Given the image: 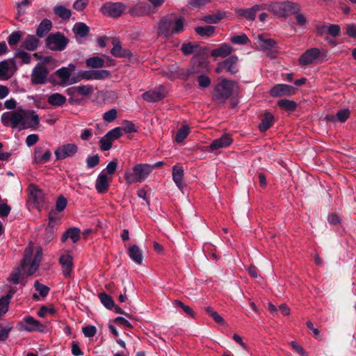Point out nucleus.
<instances>
[{
	"label": "nucleus",
	"mask_w": 356,
	"mask_h": 356,
	"mask_svg": "<svg viewBox=\"0 0 356 356\" xmlns=\"http://www.w3.org/2000/svg\"><path fill=\"white\" fill-rule=\"evenodd\" d=\"M129 13L132 16L142 17L150 15L154 11L152 6L147 3L140 2L138 3L129 9Z\"/></svg>",
	"instance_id": "15"
},
{
	"label": "nucleus",
	"mask_w": 356,
	"mask_h": 356,
	"mask_svg": "<svg viewBox=\"0 0 356 356\" xmlns=\"http://www.w3.org/2000/svg\"><path fill=\"white\" fill-rule=\"evenodd\" d=\"M12 328L11 325H0V341H4L7 339Z\"/></svg>",
	"instance_id": "48"
},
{
	"label": "nucleus",
	"mask_w": 356,
	"mask_h": 356,
	"mask_svg": "<svg viewBox=\"0 0 356 356\" xmlns=\"http://www.w3.org/2000/svg\"><path fill=\"white\" fill-rule=\"evenodd\" d=\"M15 58L19 59L22 64H29L31 62V56L27 52L18 49L15 54Z\"/></svg>",
	"instance_id": "40"
},
{
	"label": "nucleus",
	"mask_w": 356,
	"mask_h": 356,
	"mask_svg": "<svg viewBox=\"0 0 356 356\" xmlns=\"http://www.w3.org/2000/svg\"><path fill=\"white\" fill-rule=\"evenodd\" d=\"M22 110L15 112H4L1 117L2 124L6 127H10L13 129L20 128L22 126Z\"/></svg>",
	"instance_id": "9"
},
{
	"label": "nucleus",
	"mask_w": 356,
	"mask_h": 356,
	"mask_svg": "<svg viewBox=\"0 0 356 356\" xmlns=\"http://www.w3.org/2000/svg\"><path fill=\"white\" fill-rule=\"evenodd\" d=\"M99 163V157L98 155L88 156L86 159V164L88 168H92L97 166Z\"/></svg>",
	"instance_id": "55"
},
{
	"label": "nucleus",
	"mask_w": 356,
	"mask_h": 356,
	"mask_svg": "<svg viewBox=\"0 0 356 356\" xmlns=\"http://www.w3.org/2000/svg\"><path fill=\"white\" fill-rule=\"evenodd\" d=\"M278 106L286 111H293L296 108V104L293 101L281 99L278 102Z\"/></svg>",
	"instance_id": "45"
},
{
	"label": "nucleus",
	"mask_w": 356,
	"mask_h": 356,
	"mask_svg": "<svg viewBox=\"0 0 356 356\" xmlns=\"http://www.w3.org/2000/svg\"><path fill=\"white\" fill-rule=\"evenodd\" d=\"M68 90H72L73 93H77L79 95L86 96L91 92L92 87L91 86H78Z\"/></svg>",
	"instance_id": "39"
},
{
	"label": "nucleus",
	"mask_w": 356,
	"mask_h": 356,
	"mask_svg": "<svg viewBox=\"0 0 356 356\" xmlns=\"http://www.w3.org/2000/svg\"><path fill=\"white\" fill-rule=\"evenodd\" d=\"M195 31L201 37H211L215 32V27L211 25L198 26L195 28Z\"/></svg>",
	"instance_id": "36"
},
{
	"label": "nucleus",
	"mask_w": 356,
	"mask_h": 356,
	"mask_svg": "<svg viewBox=\"0 0 356 356\" xmlns=\"http://www.w3.org/2000/svg\"><path fill=\"white\" fill-rule=\"evenodd\" d=\"M184 31V19L180 17L175 20L173 19V24L172 26V35L177 34Z\"/></svg>",
	"instance_id": "44"
},
{
	"label": "nucleus",
	"mask_w": 356,
	"mask_h": 356,
	"mask_svg": "<svg viewBox=\"0 0 356 356\" xmlns=\"http://www.w3.org/2000/svg\"><path fill=\"white\" fill-rule=\"evenodd\" d=\"M340 26L337 24H328L327 33L333 37L338 36L340 33Z\"/></svg>",
	"instance_id": "64"
},
{
	"label": "nucleus",
	"mask_w": 356,
	"mask_h": 356,
	"mask_svg": "<svg viewBox=\"0 0 356 356\" xmlns=\"http://www.w3.org/2000/svg\"><path fill=\"white\" fill-rule=\"evenodd\" d=\"M19 327L21 330L29 332L35 331L43 332L46 328L44 324L30 316H25L23 318L19 323Z\"/></svg>",
	"instance_id": "11"
},
{
	"label": "nucleus",
	"mask_w": 356,
	"mask_h": 356,
	"mask_svg": "<svg viewBox=\"0 0 356 356\" xmlns=\"http://www.w3.org/2000/svg\"><path fill=\"white\" fill-rule=\"evenodd\" d=\"M51 158L50 150L43 152L42 147H36L33 152V162L35 163L43 164L48 163Z\"/></svg>",
	"instance_id": "18"
},
{
	"label": "nucleus",
	"mask_w": 356,
	"mask_h": 356,
	"mask_svg": "<svg viewBox=\"0 0 356 356\" xmlns=\"http://www.w3.org/2000/svg\"><path fill=\"white\" fill-rule=\"evenodd\" d=\"M67 43L68 40L59 32L50 34L46 39L47 47L52 51H63Z\"/></svg>",
	"instance_id": "7"
},
{
	"label": "nucleus",
	"mask_w": 356,
	"mask_h": 356,
	"mask_svg": "<svg viewBox=\"0 0 356 356\" xmlns=\"http://www.w3.org/2000/svg\"><path fill=\"white\" fill-rule=\"evenodd\" d=\"M238 61V56L232 55L222 61V66H225V69L227 72L232 74H234L238 72V68L237 67Z\"/></svg>",
	"instance_id": "23"
},
{
	"label": "nucleus",
	"mask_w": 356,
	"mask_h": 356,
	"mask_svg": "<svg viewBox=\"0 0 356 356\" xmlns=\"http://www.w3.org/2000/svg\"><path fill=\"white\" fill-rule=\"evenodd\" d=\"M9 61L3 60L0 62V80H6L9 78L8 74Z\"/></svg>",
	"instance_id": "43"
},
{
	"label": "nucleus",
	"mask_w": 356,
	"mask_h": 356,
	"mask_svg": "<svg viewBox=\"0 0 356 356\" xmlns=\"http://www.w3.org/2000/svg\"><path fill=\"white\" fill-rule=\"evenodd\" d=\"M39 44L38 39L33 35H29L22 42V47L29 50L34 51L37 49Z\"/></svg>",
	"instance_id": "31"
},
{
	"label": "nucleus",
	"mask_w": 356,
	"mask_h": 356,
	"mask_svg": "<svg viewBox=\"0 0 356 356\" xmlns=\"http://www.w3.org/2000/svg\"><path fill=\"white\" fill-rule=\"evenodd\" d=\"M296 88L287 84H277L270 91L273 97L289 96L295 93Z\"/></svg>",
	"instance_id": "16"
},
{
	"label": "nucleus",
	"mask_w": 356,
	"mask_h": 356,
	"mask_svg": "<svg viewBox=\"0 0 356 356\" xmlns=\"http://www.w3.org/2000/svg\"><path fill=\"white\" fill-rule=\"evenodd\" d=\"M10 301L8 300V298L1 297L0 298V316L5 314L8 309Z\"/></svg>",
	"instance_id": "61"
},
{
	"label": "nucleus",
	"mask_w": 356,
	"mask_h": 356,
	"mask_svg": "<svg viewBox=\"0 0 356 356\" xmlns=\"http://www.w3.org/2000/svg\"><path fill=\"white\" fill-rule=\"evenodd\" d=\"M233 51V48L227 44H222L218 48L213 49L211 56L213 57L225 58L230 55Z\"/></svg>",
	"instance_id": "27"
},
{
	"label": "nucleus",
	"mask_w": 356,
	"mask_h": 356,
	"mask_svg": "<svg viewBox=\"0 0 356 356\" xmlns=\"http://www.w3.org/2000/svg\"><path fill=\"white\" fill-rule=\"evenodd\" d=\"M152 172V166L147 163H138L133 168L127 169L124 179L129 184L143 182Z\"/></svg>",
	"instance_id": "3"
},
{
	"label": "nucleus",
	"mask_w": 356,
	"mask_h": 356,
	"mask_svg": "<svg viewBox=\"0 0 356 356\" xmlns=\"http://www.w3.org/2000/svg\"><path fill=\"white\" fill-rule=\"evenodd\" d=\"M56 15L63 19H67L71 16V11L63 6H57L54 9Z\"/></svg>",
	"instance_id": "37"
},
{
	"label": "nucleus",
	"mask_w": 356,
	"mask_h": 356,
	"mask_svg": "<svg viewBox=\"0 0 356 356\" xmlns=\"http://www.w3.org/2000/svg\"><path fill=\"white\" fill-rule=\"evenodd\" d=\"M117 118V111L115 109H111L104 114L103 119L108 122H113Z\"/></svg>",
	"instance_id": "62"
},
{
	"label": "nucleus",
	"mask_w": 356,
	"mask_h": 356,
	"mask_svg": "<svg viewBox=\"0 0 356 356\" xmlns=\"http://www.w3.org/2000/svg\"><path fill=\"white\" fill-rule=\"evenodd\" d=\"M173 304H174L175 307H179L181 308L188 316L193 317V318L195 316L193 310L190 307L184 305L181 301L176 300L174 301Z\"/></svg>",
	"instance_id": "47"
},
{
	"label": "nucleus",
	"mask_w": 356,
	"mask_h": 356,
	"mask_svg": "<svg viewBox=\"0 0 356 356\" xmlns=\"http://www.w3.org/2000/svg\"><path fill=\"white\" fill-rule=\"evenodd\" d=\"M238 89L236 82L222 79L214 88L213 99L218 104L225 103L234 93L238 92Z\"/></svg>",
	"instance_id": "2"
},
{
	"label": "nucleus",
	"mask_w": 356,
	"mask_h": 356,
	"mask_svg": "<svg viewBox=\"0 0 356 356\" xmlns=\"http://www.w3.org/2000/svg\"><path fill=\"white\" fill-rule=\"evenodd\" d=\"M56 74L58 76V77L62 81L63 83L65 85H71L74 83H70L71 81H72V77H70L71 73L68 72L67 68L63 67L58 69L56 71Z\"/></svg>",
	"instance_id": "33"
},
{
	"label": "nucleus",
	"mask_w": 356,
	"mask_h": 356,
	"mask_svg": "<svg viewBox=\"0 0 356 356\" xmlns=\"http://www.w3.org/2000/svg\"><path fill=\"white\" fill-rule=\"evenodd\" d=\"M105 61L99 56H93L86 60V65L91 68H101L104 66Z\"/></svg>",
	"instance_id": "35"
},
{
	"label": "nucleus",
	"mask_w": 356,
	"mask_h": 356,
	"mask_svg": "<svg viewBox=\"0 0 356 356\" xmlns=\"http://www.w3.org/2000/svg\"><path fill=\"white\" fill-rule=\"evenodd\" d=\"M30 3L31 2L29 0H23L21 2L17 3L16 8L17 10V19H19L21 15L25 13L26 8L30 5Z\"/></svg>",
	"instance_id": "49"
},
{
	"label": "nucleus",
	"mask_w": 356,
	"mask_h": 356,
	"mask_svg": "<svg viewBox=\"0 0 356 356\" xmlns=\"http://www.w3.org/2000/svg\"><path fill=\"white\" fill-rule=\"evenodd\" d=\"M184 175V169L182 167L177 165L173 166L172 174V180L180 190H182L185 187Z\"/></svg>",
	"instance_id": "21"
},
{
	"label": "nucleus",
	"mask_w": 356,
	"mask_h": 356,
	"mask_svg": "<svg viewBox=\"0 0 356 356\" xmlns=\"http://www.w3.org/2000/svg\"><path fill=\"white\" fill-rule=\"evenodd\" d=\"M274 116L269 112H266L259 125V129L261 132L267 131L273 124Z\"/></svg>",
	"instance_id": "29"
},
{
	"label": "nucleus",
	"mask_w": 356,
	"mask_h": 356,
	"mask_svg": "<svg viewBox=\"0 0 356 356\" xmlns=\"http://www.w3.org/2000/svg\"><path fill=\"white\" fill-rule=\"evenodd\" d=\"M325 54L318 48H311L303 53L298 59L301 66H307L325 60Z\"/></svg>",
	"instance_id": "6"
},
{
	"label": "nucleus",
	"mask_w": 356,
	"mask_h": 356,
	"mask_svg": "<svg viewBox=\"0 0 356 356\" xmlns=\"http://www.w3.org/2000/svg\"><path fill=\"white\" fill-rule=\"evenodd\" d=\"M122 129V131H124L126 133H135L137 131L135 124L128 120H125L123 122V127H121Z\"/></svg>",
	"instance_id": "60"
},
{
	"label": "nucleus",
	"mask_w": 356,
	"mask_h": 356,
	"mask_svg": "<svg viewBox=\"0 0 356 356\" xmlns=\"http://www.w3.org/2000/svg\"><path fill=\"white\" fill-rule=\"evenodd\" d=\"M129 258L138 265L143 263V252L136 245H131L128 250Z\"/></svg>",
	"instance_id": "25"
},
{
	"label": "nucleus",
	"mask_w": 356,
	"mask_h": 356,
	"mask_svg": "<svg viewBox=\"0 0 356 356\" xmlns=\"http://www.w3.org/2000/svg\"><path fill=\"white\" fill-rule=\"evenodd\" d=\"M70 238L73 243H76L80 239V229L76 227L68 229L62 236L61 241L65 243Z\"/></svg>",
	"instance_id": "28"
},
{
	"label": "nucleus",
	"mask_w": 356,
	"mask_h": 356,
	"mask_svg": "<svg viewBox=\"0 0 356 356\" xmlns=\"http://www.w3.org/2000/svg\"><path fill=\"white\" fill-rule=\"evenodd\" d=\"M111 140H115L122 136V129L121 127H115L110 130L106 134Z\"/></svg>",
	"instance_id": "51"
},
{
	"label": "nucleus",
	"mask_w": 356,
	"mask_h": 356,
	"mask_svg": "<svg viewBox=\"0 0 356 356\" xmlns=\"http://www.w3.org/2000/svg\"><path fill=\"white\" fill-rule=\"evenodd\" d=\"M82 332L85 337H92L96 334L97 329L94 325H88L82 328Z\"/></svg>",
	"instance_id": "59"
},
{
	"label": "nucleus",
	"mask_w": 356,
	"mask_h": 356,
	"mask_svg": "<svg viewBox=\"0 0 356 356\" xmlns=\"http://www.w3.org/2000/svg\"><path fill=\"white\" fill-rule=\"evenodd\" d=\"M349 110L342 109L337 113L335 118L340 122H344L349 118Z\"/></svg>",
	"instance_id": "54"
},
{
	"label": "nucleus",
	"mask_w": 356,
	"mask_h": 356,
	"mask_svg": "<svg viewBox=\"0 0 356 356\" xmlns=\"http://www.w3.org/2000/svg\"><path fill=\"white\" fill-rule=\"evenodd\" d=\"M79 150L78 146L74 143H66L58 146L54 151L56 160H63L74 156Z\"/></svg>",
	"instance_id": "10"
},
{
	"label": "nucleus",
	"mask_w": 356,
	"mask_h": 356,
	"mask_svg": "<svg viewBox=\"0 0 356 356\" xmlns=\"http://www.w3.org/2000/svg\"><path fill=\"white\" fill-rule=\"evenodd\" d=\"M49 72L46 66L38 64L33 69L31 78V82L34 85L44 84L47 81V78Z\"/></svg>",
	"instance_id": "13"
},
{
	"label": "nucleus",
	"mask_w": 356,
	"mask_h": 356,
	"mask_svg": "<svg viewBox=\"0 0 356 356\" xmlns=\"http://www.w3.org/2000/svg\"><path fill=\"white\" fill-rule=\"evenodd\" d=\"M29 194L31 200L37 207H39L43 204L44 194L42 191L36 186H29Z\"/></svg>",
	"instance_id": "22"
},
{
	"label": "nucleus",
	"mask_w": 356,
	"mask_h": 356,
	"mask_svg": "<svg viewBox=\"0 0 356 356\" xmlns=\"http://www.w3.org/2000/svg\"><path fill=\"white\" fill-rule=\"evenodd\" d=\"M60 221V218L56 211H51L49 213V226L53 227L58 225Z\"/></svg>",
	"instance_id": "58"
},
{
	"label": "nucleus",
	"mask_w": 356,
	"mask_h": 356,
	"mask_svg": "<svg viewBox=\"0 0 356 356\" xmlns=\"http://www.w3.org/2000/svg\"><path fill=\"white\" fill-rule=\"evenodd\" d=\"M34 288L42 297L47 296L49 292V288L44 284L40 283L38 280L35 282Z\"/></svg>",
	"instance_id": "46"
},
{
	"label": "nucleus",
	"mask_w": 356,
	"mask_h": 356,
	"mask_svg": "<svg viewBox=\"0 0 356 356\" xmlns=\"http://www.w3.org/2000/svg\"><path fill=\"white\" fill-rule=\"evenodd\" d=\"M249 42V39L245 34L233 36L231 38V42L236 44H245Z\"/></svg>",
	"instance_id": "53"
},
{
	"label": "nucleus",
	"mask_w": 356,
	"mask_h": 356,
	"mask_svg": "<svg viewBox=\"0 0 356 356\" xmlns=\"http://www.w3.org/2000/svg\"><path fill=\"white\" fill-rule=\"evenodd\" d=\"M51 22L49 19H44L40 23L36 30V34L38 37L42 38L51 30Z\"/></svg>",
	"instance_id": "32"
},
{
	"label": "nucleus",
	"mask_w": 356,
	"mask_h": 356,
	"mask_svg": "<svg viewBox=\"0 0 356 356\" xmlns=\"http://www.w3.org/2000/svg\"><path fill=\"white\" fill-rule=\"evenodd\" d=\"M166 95V92L163 86H159L153 90L144 92L142 95L143 99L150 103H154L163 99Z\"/></svg>",
	"instance_id": "14"
},
{
	"label": "nucleus",
	"mask_w": 356,
	"mask_h": 356,
	"mask_svg": "<svg viewBox=\"0 0 356 356\" xmlns=\"http://www.w3.org/2000/svg\"><path fill=\"white\" fill-rule=\"evenodd\" d=\"M127 6L121 2H106L101 8L103 15L110 17H120L126 10Z\"/></svg>",
	"instance_id": "8"
},
{
	"label": "nucleus",
	"mask_w": 356,
	"mask_h": 356,
	"mask_svg": "<svg viewBox=\"0 0 356 356\" xmlns=\"http://www.w3.org/2000/svg\"><path fill=\"white\" fill-rule=\"evenodd\" d=\"M197 82L200 87L205 88L211 85V79L209 76L205 75H200L197 77Z\"/></svg>",
	"instance_id": "56"
},
{
	"label": "nucleus",
	"mask_w": 356,
	"mask_h": 356,
	"mask_svg": "<svg viewBox=\"0 0 356 356\" xmlns=\"http://www.w3.org/2000/svg\"><path fill=\"white\" fill-rule=\"evenodd\" d=\"M189 134V127L187 125L182 126L177 132L175 140L181 143Z\"/></svg>",
	"instance_id": "41"
},
{
	"label": "nucleus",
	"mask_w": 356,
	"mask_h": 356,
	"mask_svg": "<svg viewBox=\"0 0 356 356\" xmlns=\"http://www.w3.org/2000/svg\"><path fill=\"white\" fill-rule=\"evenodd\" d=\"M112 142L113 140L106 135L104 136L99 141L101 149L103 151L109 150L112 147Z\"/></svg>",
	"instance_id": "52"
},
{
	"label": "nucleus",
	"mask_w": 356,
	"mask_h": 356,
	"mask_svg": "<svg viewBox=\"0 0 356 356\" xmlns=\"http://www.w3.org/2000/svg\"><path fill=\"white\" fill-rule=\"evenodd\" d=\"M261 10L262 7L261 6L255 5L250 8L241 10L238 11V13L244 16L248 20H253L256 18L257 13Z\"/></svg>",
	"instance_id": "30"
},
{
	"label": "nucleus",
	"mask_w": 356,
	"mask_h": 356,
	"mask_svg": "<svg viewBox=\"0 0 356 356\" xmlns=\"http://www.w3.org/2000/svg\"><path fill=\"white\" fill-rule=\"evenodd\" d=\"M232 143V138L229 135L225 134L220 138L214 140L210 145V149L211 150H217L230 145Z\"/></svg>",
	"instance_id": "24"
},
{
	"label": "nucleus",
	"mask_w": 356,
	"mask_h": 356,
	"mask_svg": "<svg viewBox=\"0 0 356 356\" xmlns=\"http://www.w3.org/2000/svg\"><path fill=\"white\" fill-rule=\"evenodd\" d=\"M111 72L107 70H81L76 76H72L70 83H78L81 80H103L110 77Z\"/></svg>",
	"instance_id": "4"
},
{
	"label": "nucleus",
	"mask_w": 356,
	"mask_h": 356,
	"mask_svg": "<svg viewBox=\"0 0 356 356\" xmlns=\"http://www.w3.org/2000/svg\"><path fill=\"white\" fill-rule=\"evenodd\" d=\"M211 0H188V5L191 8H202Z\"/></svg>",
	"instance_id": "63"
},
{
	"label": "nucleus",
	"mask_w": 356,
	"mask_h": 356,
	"mask_svg": "<svg viewBox=\"0 0 356 356\" xmlns=\"http://www.w3.org/2000/svg\"><path fill=\"white\" fill-rule=\"evenodd\" d=\"M67 201L65 197H64L63 195H60L58 197V198L56 200V209L57 211H63L66 206H67Z\"/></svg>",
	"instance_id": "57"
},
{
	"label": "nucleus",
	"mask_w": 356,
	"mask_h": 356,
	"mask_svg": "<svg viewBox=\"0 0 356 356\" xmlns=\"http://www.w3.org/2000/svg\"><path fill=\"white\" fill-rule=\"evenodd\" d=\"M108 179L109 178L104 170L99 173L95 183V188L99 193H104L108 191L109 186Z\"/></svg>",
	"instance_id": "20"
},
{
	"label": "nucleus",
	"mask_w": 356,
	"mask_h": 356,
	"mask_svg": "<svg viewBox=\"0 0 356 356\" xmlns=\"http://www.w3.org/2000/svg\"><path fill=\"white\" fill-rule=\"evenodd\" d=\"M73 31L76 35L81 37H85L89 32V28L84 23L79 22L75 24Z\"/></svg>",
	"instance_id": "38"
},
{
	"label": "nucleus",
	"mask_w": 356,
	"mask_h": 356,
	"mask_svg": "<svg viewBox=\"0 0 356 356\" xmlns=\"http://www.w3.org/2000/svg\"><path fill=\"white\" fill-rule=\"evenodd\" d=\"M59 264L61 265L64 276L69 277L73 268L72 257L70 254L61 255L59 258Z\"/></svg>",
	"instance_id": "19"
},
{
	"label": "nucleus",
	"mask_w": 356,
	"mask_h": 356,
	"mask_svg": "<svg viewBox=\"0 0 356 356\" xmlns=\"http://www.w3.org/2000/svg\"><path fill=\"white\" fill-rule=\"evenodd\" d=\"M272 10L280 17H286L300 12V7L297 3L286 1L273 3Z\"/></svg>",
	"instance_id": "5"
},
{
	"label": "nucleus",
	"mask_w": 356,
	"mask_h": 356,
	"mask_svg": "<svg viewBox=\"0 0 356 356\" xmlns=\"http://www.w3.org/2000/svg\"><path fill=\"white\" fill-rule=\"evenodd\" d=\"M101 302L108 309H111L115 307V302L112 298L105 293L99 294Z\"/></svg>",
	"instance_id": "42"
},
{
	"label": "nucleus",
	"mask_w": 356,
	"mask_h": 356,
	"mask_svg": "<svg viewBox=\"0 0 356 356\" xmlns=\"http://www.w3.org/2000/svg\"><path fill=\"white\" fill-rule=\"evenodd\" d=\"M173 24V19L172 17H164L159 23L158 33L159 35L168 38L172 35V26Z\"/></svg>",
	"instance_id": "17"
},
{
	"label": "nucleus",
	"mask_w": 356,
	"mask_h": 356,
	"mask_svg": "<svg viewBox=\"0 0 356 356\" xmlns=\"http://www.w3.org/2000/svg\"><path fill=\"white\" fill-rule=\"evenodd\" d=\"M33 243L30 242L24 250V254L22 261L19 267L12 273L9 277V281L15 284L19 282V280L23 275H31L38 269L41 261L42 250L41 247H38L36 252L33 257Z\"/></svg>",
	"instance_id": "1"
},
{
	"label": "nucleus",
	"mask_w": 356,
	"mask_h": 356,
	"mask_svg": "<svg viewBox=\"0 0 356 356\" xmlns=\"http://www.w3.org/2000/svg\"><path fill=\"white\" fill-rule=\"evenodd\" d=\"M111 53L116 58H130L132 56L131 52L127 49H123L119 42H113Z\"/></svg>",
	"instance_id": "26"
},
{
	"label": "nucleus",
	"mask_w": 356,
	"mask_h": 356,
	"mask_svg": "<svg viewBox=\"0 0 356 356\" xmlns=\"http://www.w3.org/2000/svg\"><path fill=\"white\" fill-rule=\"evenodd\" d=\"M22 33L20 31L13 32L8 38V42L10 46L16 45L20 40Z\"/></svg>",
	"instance_id": "50"
},
{
	"label": "nucleus",
	"mask_w": 356,
	"mask_h": 356,
	"mask_svg": "<svg viewBox=\"0 0 356 356\" xmlns=\"http://www.w3.org/2000/svg\"><path fill=\"white\" fill-rule=\"evenodd\" d=\"M21 129L34 128L40 123L39 115L34 111L22 110Z\"/></svg>",
	"instance_id": "12"
},
{
	"label": "nucleus",
	"mask_w": 356,
	"mask_h": 356,
	"mask_svg": "<svg viewBox=\"0 0 356 356\" xmlns=\"http://www.w3.org/2000/svg\"><path fill=\"white\" fill-rule=\"evenodd\" d=\"M47 102L52 106H61L65 103L66 98L60 93H54L48 97Z\"/></svg>",
	"instance_id": "34"
}]
</instances>
